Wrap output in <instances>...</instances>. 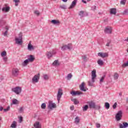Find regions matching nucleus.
Returning a JSON list of instances; mask_svg holds the SVG:
<instances>
[{"instance_id": "18", "label": "nucleus", "mask_w": 128, "mask_h": 128, "mask_svg": "<svg viewBox=\"0 0 128 128\" xmlns=\"http://www.w3.org/2000/svg\"><path fill=\"white\" fill-rule=\"evenodd\" d=\"M51 22L53 24H56V26H58L60 24V22L59 20H53L51 21Z\"/></svg>"}, {"instance_id": "6", "label": "nucleus", "mask_w": 128, "mask_h": 128, "mask_svg": "<svg viewBox=\"0 0 128 128\" xmlns=\"http://www.w3.org/2000/svg\"><path fill=\"white\" fill-rule=\"evenodd\" d=\"M62 88H59L57 94V100H58V102H60V98H62Z\"/></svg>"}, {"instance_id": "55", "label": "nucleus", "mask_w": 128, "mask_h": 128, "mask_svg": "<svg viewBox=\"0 0 128 128\" xmlns=\"http://www.w3.org/2000/svg\"><path fill=\"white\" fill-rule=\"evenodd\" d=\"M3 60H4V62H8V57L3 58Z\"/></svg>"}, {"instance_id": "39", "label": "nucleus", "mask_w": 128, "mask_h": 128, "mask_svg": "<svg viewBox=\"0 0 128 128\" xmlns=\"http://www.w3.org/2000/svg\"><path fill=\"white\" fill-rule=\"evenodd\" d=\"M80 122V117L76 116L75 118V124H78Z\"/></svg>"}, {"instance_id": "57", "label": "nucleus", "mask_w": 128, "mask_h": 128, "mask_svg": "<svg viewBox=\"0 0 128 128\" xmlns=\"http://www.w3.org/2000/svg\"><path fill=\"white\" fill-rule=\"evenodd\" d=\"M96 128H100V124H96Z\"/></svg>"}, {"instance_id": "12", "label": "nucleus", "mask_w": 128, "mask_h": 128, "mask_svg": "<svg viewBox=\"0 0 128 128\" xmlns=\"http://www.w3.org/2000/svg\"><path fill=\"white\" fill-rule=\"evenodd\" d=\"M96 70H93L92 72V80H96Z\"/></svg>"}, {"instance_id": "27", "label": "nucleus", "mask_w": 128, "mask_h": 128, "mask_svg": "<svg viewBox=\"0 0 128 128\" xmlns=\"http://www.w3.org/2000/svg\"><path fill=\"white\" fill-rule=\"evenodd\" d=\"M2 12H10V7H4L2 8Z\"/></svg>"}, {"instance_id": "22", "label": "nucleus", "mask_w": 128, "mask_h": 128, "mask_svg": "<svg viewBox=\"0 0 128 128\" xmlns=\"http://www.w3.org/2000/svg\"><path fill=\"white\" fill-rule=\"evenodd\" d=\"M52 64L56 66H60V62H58V60H55Z\"/></svg>"}, {"instance_id": "59", "label": "nucleus", "mask_w": 128, "mask_h": 128, "mask_svg": "<svg viewBox=\"0 0 128 128\" xmlns=\"http://www.w3.org/2000/svg\"><path fill=\"white\" fill-rule=\"evenodd\" d=\"M2 110H4V108L2 106H0V111L2 112Z\"/></svg>"}, {"instance_id": "54", "label": "nucleus", "mask_w": 128, "mask_h": 128, "mask_svg": "<svg viewBox=\"0 0 128 128\" xmlns=\"http://www.w3.org/2000/svg\"><path fill=\"white\" fill-rule=\"evenodd\" d=\"M5 30H7V32H8V30H10V27L8 26H6Z\"/></svg>"}, {"instance_id": "44", "label": "nucleus", "mask_w": 128, "mask_h": 128, "mask_svg": "<svg viewBox=\"0 0 128 128\" xmlns=\"http://www.w3.org/2000/svg\"><path fill=\"white\" fill-rule=\"evenodd\" d=\"M105 78H106V76L104 75L103 76H102L100 80V82H104V80Z\"/></svg>"}, {"instance_id": "53", "label": "nucleus", "mask_w": 128, "mask_h": 128, "mask_svg": "<svg viewBox=\"0 0 128 128\" xmlns=\"http://www.w3.org/2000/svg\"><path fill=\"white\" fill-rule=\"evenodd\" d=\"M35 14H36V16H40V12L36 10L34 11Z\"/></svg>"}, {"instance_id": "10", "label": "nucleus", "mask_w": 128, "mask_h": 128, "mask_svg": "<svg viewBox=\"0 0 128 128\" xmlns=\"http://www.w3.org/2000/svg\"><path fill=\"white\" fill-rule=\"evenodd\" d=\"M98 56H100L102 58H107L108 56V54L106 52L104 53L102 52H100L98 53Z\"/></svg>"}, {"instance_id": "36", "label": "nucleus", "mask_w": 128, "mask_h": 128, "mask_svg": "<svg viewBox=\"0 0 128 128\" xmlns=\"http://www.w3.org/2000/svg\"><path fill=\"white\" fill-rule=\"evenodd\" d=\"M13 2H15L16 6H18V3L20 2V0H14Z\"/></svg>"}, {"instance_id": "33", "label": "nucleus", "mask_w": 128, "mask_h": 128, "mask_svg": "<svg viewBox=\"0 0 128 128\" xmlns=\"http://www.w3.org/2000/svg\"><path fill=\"white\" fill-rule=\"evenodd\" d=\"M119 75L118 73L115 72L114 75V80H118V78Z\"/></svg>"}, {"instance_id": "24", "label": "nucleus", "mask_w": 128, "mask_h": 128, "mask_svg": "<svg viewBox=\"0 0 128 128\" xmlns=\"http://www.w3.org/2000/svg\"><path fill=\"white\" fill-rule=\"evenodd\" d=\"M94 82H95L94 79V80H92V78L91 81L90 80L88 82V85L90 86H93Z\"/></svg>"}, {"instance_id": "40", "label": "nucleus", "mask_w": 128, "mask_h": 128, "mask_svg": "<svg viewBox=\"0 0 128 128\" xmlns=\"http://www.w3.org/2000/svg\"><path fill=\"white\" fill-rule=\"evenodd\" d=\"M126 2V0H122L120 2V4H122V6H124Z\"/></svg>"}, {"instance_id": "7", "label": "nucleus", "mask_w": 128, "mask_h": 128, "mask_svg": "<svg viewBox=\"0 0 128 128\" xmlns=\"http://www.w3.org/2000/svg\"><path fill=\"white\" fill-rule=\"evenodd\" d=\"M20 72V70L16 68H14L12 70V74L14 76H18Z\"/></svg>"}, {"instance_id": "8", "label": "nucleus", "mask_w": 128, "mask_h": 128, "mask_svg": "<svg viewBox=\"0 0 128 128\" xmlns=\"http://www.w3.org/2000/svg\"><path fill=\"white\" fill-rule=\"evenodd\" d=\"M38 80H40V74L34 75L32 78V82H38Z\"/></svg>"}, {"instance_id": "58", "label": "nucleus", "mask_w": 128, "mask_h": 128, "mask_svg": "<svg viewBox=\"0 0 128 128\" xmlns=\"http://www.w3.org/2000/svg\"><path fill=\"white\" fill-rule=\"evenodd\" d=\"M24 108H22V107H20L19 109V111L20 112H22Z\"/></svg>"}, {"instance_id": "45", "label": "nucleus", "mask_w": 128, "mask_h": 128, "mask_svg": "<svg viewBox=\"0 0 128 128\" xmlns=\"http://www.w3.org/2000/svg\"><path fill=\"white\" fill-rule=\"evenodd\" d=\"M10 106H8L6 108L4 109V111L5 112H8V110H10Z\"/></svg>"}, {"instance_id": "16", "label": "nucleus", "mask_w": 128, "mask_h": 128, "mask_svg": "<svg viewBox=\"0 0 128 128\" xmlns=\"http://www.w3.org/2000/svg\"><path fill=\"white\" fill-rule=\"evenodd\" d=\"M27 60H28L29 62H32L35 60L34 56V55H30L29 58Z\"/></svg>"}, {"instance_id": "34", "label": "nucleus", "mask_w": 128, "mask_h": 128, "mask_svg": "<svg viewBox=\"0 0 128 128\" xmlns=\"http://www.w3.org/2000/svg\"><path fill=\"white\" fill-rule=\"evenodd\" d=\"M82 60H84V62H88V57L86 55H84L82 56Z\"/></svg>"}, {"instance_id": "4", "label": "nucleus", "mask_w": 128, "mask_h": 128, "mask_svg": "<svg viewBox=\"0 0 128 128\" xmlns=\"http://www.w3.org/2000/svg\"><path fill=\"white\" fill-rule=\"evenodd\" d=\"M48 110H52L54 108H56V103L52 102V101H50L48 102Z\"/></svg>"}, {"instance_id": "47", "label": "nucleus", "mask_w": 128, "mask_h": 128, "mask_svg": "<svg viewBox=\"0 0 128 128\" xmlns=\"http://www.w3.org/2000/svg\"><path fill=\"white\" fill-rule=\"evenodd\" d=\"M128 14V9L125 10L123 12V14Z\"/></svg>"}, {"instance_id": "49", "label": "nucleus", "mask_w": 128, "mask_h": 128, "mask_svg": "<svg viewBox=\"0 0 128 128\" xmlns=\"http://www.w3.org/2000/svg\"><path fill=\"white\" fill-rule=\"evenodd\" d=\"M52 56H54L55 54H56V51L54 50H52V52H51Z\"/></svg>"}, {"instance_id": "23", "label": "nucleus", "mask_w": 128, "mask_h": 128, "mask_svg": "<svg viewBox=\"0 0 128 128\" xmlns=\"http://www.w3.org/2000/svg\"><path fill=\"white\" fill-rule=\"evenodd\" d=\"M46 55L48 58H52V54L50 52H47Z\"/></svg>"}, {"instance_id": "50", "label": "nucleus", "mask_w": 128, "mask_h": 128, "mask_svg": "<svg viewBox=\"0 0 128 128\" xmlns=\"http://www.w3.org/2000/svg\"><path fill=\"white\" fill-rule=\"evenodd\" d=\"M3 34L4 36H8V30H6L4 32H3Z\"/></svg>"}, {"instance_id": "56", "label": "nucleus", "mask_w": 128, "mask_h": 128, "mask_svg": "<svg viewBox=\"0 0 128 128\" xmlns=\"http://www.w3.org/2000/svg\"><path fill=\"white\" fill-rule=\"evenodd\" d=\"M70 109L71 110H74V106H70Z\"/></svg>"}, {"instance_id": "51", "label": "nucleus", "mask_w": 128, "mask_h": 128, "mask_svg": "<svg viewBox=\"0 0 128 128\" xmlns=\"http://www.w3.org/2000/svg\"><path fill=\"white\" fill-rule=\"evenodd\" d=\"M92 10H96V6H93L92 7Z\"/></svg>"}, {"instance_id": "41", "label": "nucleus", "mask_w": 128, "mask_h": 128, "mask_svg": "<svg viewBox=\"0 0 128 128\" xmlns=\"http://www.w3.org/2000/svg\"><path fill=\"white\" fill-rule=\"evenodd\" d=\"M72 74H70L67 76L66 78L68 80H70L72 78Z\"/></svg>"}, {"instance_id": "38", "label": "nucleus", "mask_w": 128, "mask_h": 128, "mask_svg": "<svg viewBox=\"0 0 128 128\" xmlns=\"http://www.w3.org/2000/svg\"><path fill=\"white\" fill-rule=\"evenodd\" d=\"M46 103H42L41 105V108L42 110H46Z\"/></svg>"}, {"instance_id": "1", "label": "nucleus", "mask_w": 128, "mask_h": 128, "mask_svg": "<svg viewBox=\"0 0 128 128\" xmlns=\"http://www.w3.org/2000/svg\"><path fill=\"white\" fill-rule=\"evenodd\" d=\"M15 42L16 44H22V33H20L18 38H15Z\"/></svg>"}, {"instance_id": "17", "label": "nucleus", "mask_w": 128, "mask_h": 128, "mask_svg": "<svg viewBox=\"0 0 128 128\" xmlns=\"http://www.w3.org/2000/svg\"><path fill=\"white\" fill-rule=\"evenodd\" d=\"M76 2H78V0H74L70 6L69 8H74V6H76Z\"/></svg>"}, {"instance_id": "37", "label": "nucleus", "mask_w": 128, "mask_h": 128, "mask_svg": "<svg viewBox=\"0 0 128 128\" xmlns=\"http://www.w3.org/2000/svg\"><path fill=\"white\" fill-rule=\"evenodd\" d=\"M88 106L86 105L85 106L82 107L83 112H86V110H88Z\"/></svg>"}, {"instance_id": "15", "label": "nucleus", "mask_w": 128, "mask_h": 128, "mask_svg": "<svg viewBox=\"0 0 128 128\" xmlns=\"http://www.w3.org/2000/svg\"><path fill=\"white\" fill-rule=\"evenodd\" d=\"M80 90H82V92H86V88H84V82H82V84L80 86Z\"/></svg>"}, {"instance_id": "19", "label": "nucleus", "mask_w": 128, "mask_h": 128, "mask_svg": "<svg viewBox=\"0 0 128 128\" xmlns=\"http://www.w3.org/2000/svg\"><path fill=\"white\" fill-rule=\"evenodd\" d=\"M28 50L30 51L34 50V46L32 45V43L30 42L28 44Z\"/></svg>"}, {"instance_id": "13", "label": "nucleus", "mask_w": 128, "mask_h": 128, "mask_svg": "<svg viewBox=\"0 0 128 128\" xmlns=\"http://www.w3.org/2000/svg\"><path fill=\"white\" fill-rule=\"evenodd\" d=\"M120 128H126L128 127V123L126 122H123V125L122 124H119Z\"/></svg>"}, {"instance_id": "21", "label": "nucleus", "mask_w": 128, "mask_h": 128, "mask_svg": "<svg viewBox=\"0 0 128 128\" xmlns=\"http://www.w3.org/2000/svg\"><path fill=\"white\" fill-rule=\"evenodd\" d=\"M6 20L1 19L0 20V28H2V26H4V24H6Z\"/></svg>"}, {"instance_id": "2", "label": "nucleus", "mask_w": 128, "mask_h": 128, "mask_svg": "<svg viewBox=\"0 0 128 128\" xmlns=\"http://www.w3.org/2000/svg\"><path fill=\"white\" fill-rule=\"evenodd\" d=\"M88 104L90 108H94V110H100V106L96 105V103H94V102L92 101L88 102Z\"/></svg>"}, {"instance_id": "64", "label": "nucleus", "mask_w": 128, "mask_h": 128, "mask_svg": "<svg viewBox=\"0 0 128 128\" xmlns=\"http://www.w3.org/2000/svg\"><path fill=\"white\" fill-rule=\"evenodd\" d=\"M124 40H125V42H128V38L127 39H126Z\"/></svg>"}, {"instance_id": "5", "label": "nucleus", "mask_w": 128, "mask_h": 128, "mask_svg": "<svg viewBox=\"0 0 128 128\" xmlns=\"http://www.w3.org/2000/svg\"><path fill=\"white\" fill-rule=\"evenodd\" d=\"M122 118V111L119 110L116 116V122H120Z\"/></svg>"}, {"instance_id": "43", "label": "nucleus", "mask_w": 128, "mask_h": 128, "mask_svg": "<svg viewBox=\"0 0 128 128\" xmlns=\"http://www.w3.org/2000/svg\"><path fill=\"white\" fill-rule=\"evenodd\" d=\"M6 56V51H3L2 53H1V56Z\"/></svg>"}, {"instance_id": "48", "label": "nucleus", "mask_w": 128, "mask_h": 128, "mask_svg": "<svg viewBox=\"0 0 128 128\" xmlns=\"http://www.w3.org/2000/svg\"><path fill=\"white\" fill-rule=\"evenodd\" d=\"M60 8H62L63 10H66V6L65 5H62L60 6Z\"/></svg>"}, {"instance_id": "42", "label": "nucleus", "mask_w": 128, "mask_h": 128, "mask_svg": "<svg viewBox=\"0 0 128 128\" xmlns=\"http://www.w3.org/2000/svg\"><path fill=\"white\" fill-rule=\"evenodd\" d=\"M126 66H128V61L126 62H125L122 64V68H126Z\"/></svg>"}, {"instance_id": "60", "label": "nucleus", "mask_w": 128, "mask_h": 128, "mask_svg": "<svg viewBox=\"0 0 128 128\" xmlns=\"http://www.w3.org/2000/svg\"><path fill=\"white\" fill-rule=\"evenodd\" d=\"M82 2H84V4H86V1H85L84 0H82Z\"/></svg>"}, {"instance_id": "46", "label": "nucleus", "mask_w": 128, "mask_h": 128, "mask_svg": "<svg viewBox=\"0 0 128 128\" xmlns=\"http://www.w3.org/2000/svg\"><path fill=\"white\" fill-rule=\"evenodd\" d=\"M118 106V103H116V102L112 106V108H114V110H116V106Z\"/></svg>"}, {"instance_id": "61", "label": "nucleus", "mask_w": 128, "mask_h": 128, "mask_svg": "<svg viewBox=\"0 0 128 128\" xmlns=\"http://www.w3.org/2000/svg\"><path fill=\"white\" fill-rule=\"evenodd\" d=\"M106 46H110V42H108L106 44Z\"/></svg>"}, {"instance_id": "14", "label": "nucleus", "mask_w": 128, "mask_h": 128, "mask_svg": "<svg viewBox=\"0 0 128 128\" xmlns=\"http://www.w3.org/2000/svg\"><path fill=\"white\" fill-rule=\"evenodd\" d=\"M112 27L107 26L104 30L106 34H112Z\"/></svg>"}, {"instance_id": "52", "label": "nucleus", "mask_w": 128, "mask_h": 128, "mask_svg": "<svg viewBox=\"0 0 128 128\" xmlns=\"http://www.w3.org/2000/svg\"><path fill=\"white\" fill-rule=\"evenodd\" d=\"M22 122V116L19 118V122L20 124Z\"/></svg>"}, {"instance_id": "11", "label": "nucleus", "mask_w": 128, "mask_h": 128, "mask_svg": "<svg viewBox=\"0 0 128 128\" xmlns=\"http://www.w3.org/2000/svg\"><path fill=\"white\" fill-rule=\"evenodd\" d=\"M70 94H72V96H80V94H82V92H75L72 90V92H70Z\"/></svg>"}, {"instance_id": "9", "label": "nucleus", "mask_w": 128, "mask_h": 128, "mask_svg": "<svg viewBox=\"0 0 128 128\" xmlns=\"http://www.w3.org/2000/svg\"><path fill=\"white\" fill-rule=\"evenodd\" d=\"M71 48H72V45H70V44H68V45L63 46L61 48V50H70Z\"/></svg>"}, {"instance_id": "30", "label": "nucleus", "mask_w": 128, "mask_h": 128, "mask_svg": "<svg viewBox=\"0 0 128 128\" xmlns=\"http://www.w3.org/2000/svg\"><path fill=\"white\" fill-rule=\"evenodd\" d=\"M10 128H16V121H14L12 124L10 126Z\"/></svg>"}, {"instance_id": "20", "label": "nucleus", "mask_w": 128, "mask_h": 128, "mask_svg": "<svg viewBox=\"0 0 128 128\" xmlns=\"http://www.w3.org/2000/svg\"><path fill=\"white\" fill-rule=\"evenodd\" d=\"M110 14H116V9L112 8L110 10Z\"/></svg>"}, {"instance_id": "63", "label": "nucleus", "mask_w": 128, "mask_h": 128, "mask_svg": "<svg viewBox=\"0 0 128 128\" xmlns=\"http://www.w3.org/2000/svg\"><path fill=\"white\" fill-rule=\"evenodd\" d=\"M64 2H68V0H62Z\"/></svg>"}, {"instance_id": "35", "label": "nucleus", "mask_w": 128, "mask_h": 128, "mask_svg": "<svg viewBox=\"0 0 128 128\" xmlns=\"http://www.w3.org/2000/svg\"><path fill=\"white\" fill-rule=\"evenodd\" d=\"M43 78L44 80H48L50 78L48 77V74H44L43 76Z\"/></svg>"}, {"instance_id": "32", "label": "nucleus", "mask_w": 128, "mask_h": 128, "mask_svg": "<svg viewBox=\"0 0 128 128\" xmlns=\"http://www.w3.org/2000/svg\"><path fill=\"white\" fill-rule=\"evenodd\" d=\"M71 100L74 102V104H78L80 103V102L76 99H72Z\"/></svg>"}, {"instance_id": "62", "label": "nucleus", "mask_w": 128, "mask_h": 128, "mask_svg": "<svg viewBox=\"0 0 128 128\" xmlns=\"http://www.w3.org/2000/svg\"><path fill=\"white\" fill-rule=\"evenodd\" d=\"M119 96H122V92H120L119 93Z\"/></svg>"}, {"instance_id": "3", "label": "nucleus", "mask_w": 128, "mask_h": 128, "mask_svg": "<svg viewBox=\"0 0 128 128\" xmlns=\"http://www.w3.org/2000/svg\"><path fill=\"white\" fill-rule=\"evenodd\" d=\"M12 92L16 94H20L22 92V88L16 86L12 88Z\"/></svg>"}, {"instance_id": "26", "label": "nucleus", "mask_w": 128, "mask_h": 128, "mask_svg": "<svg viewBox=\"0 0 128 128\" xmlns=\"http://www.w3.org/2000/svg\"><path fill=\"white\" fill-rule=\"evenodd\" d=\"M97 64H98V66H104V61H102V60L101 59H99L97 61Z\"/></svg>"}, {"instance_id": "29", "label": "nucleus", "mask_w": 128, "mask_h": 128, "mask_svg": "<svg viewBox=\"0 0 128 128\" xmlns=\"http://www.w3.org/2000/svg\"><path fill=\"white\" fill-rule=\"evenodd\" d=\"M78 14L81 18H84V12L81 10L79 12Z\"/></svg>"}, {"instance_id": "25", "label": "nucleus", "mask_w": 128, "mask_h": 128, "mask_svg": "<svg viewBox=\"0 0 128 128\" xmlns=\"http://www.w3.org/2000/svg\"><path fill=\"white\" fill-rule=\"evenodd\" d=\"M28 62H30L28 59L24 60V62L22 63V66H28Z\"/></svg>"}, {"instance_id": "28", "label": "nucleus", "mask_w": 128, "mask_h": 128, "mask_svg": "<svg viewBox=\"0 0 128 128\" xmlns=\"http://www.w3.org/2000/svg\"><path fill=\"white\" fill-rule=\"evenodd\" d=\"M18 104V100L16 99H13L12 100V103L11 104Z\"/></svg>"}, {"instance_id": "31", "label": "nucleus", "mask_w": 128, "mask_h": 128, "mask_svg": "<svg viewBox=\"0 0 128 128\" xmlns=\"http://www.w3.org/2000/svg\"><path fill=\"white\" fill-rule=\"evenodd\" d=\"M104 106L106 110H108L110 108V103L108 102H105Z\"/></svg>"}]
</instances>
